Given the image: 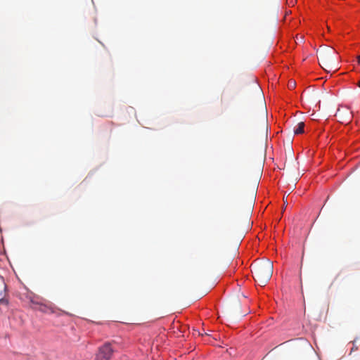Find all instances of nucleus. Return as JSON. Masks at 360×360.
I'll list each match as a JSON object with an SVG mask.
<instances>
[{
	"instance_id": "f257e3e1",
	"label": "nucleus",
	"mask_w": 360,
	"mask_h": 360,
	"mask_svg": "<svg viewBox=\"0 0 360 360\" xmlns=\"http://www.w3.org/2000/svg\"><path fill=\"white\" fill-rule=\"evenodd\" d=\"M273 269V263L270 260L255 264L252 270L255 281L262 286L265 285L272 276Z\"/></svg>"
},
{
	"instance_id": "9b49d317",
	"label": "nucleus",
	"mask_w": 360,
	"mask_h": 360,
	"mask_svg": "<svg viewBox=\"0 0 360 360\" xmlns=\"http://www.w3.org/2000/svg\"><path fill=\"white\" fill-rule=\"evenodd\" d=\"M357 86L360 88V80L358 82Z\"/></svg>"
},
{
	"instance_id": "20e7f679",
	"label": "nucleus",
	"mask_w": 360,
	"mask_h": 360,
	"mask_svg": "<svg viewBox=\"0 0 360 360\" xmlns=\"http://www.w3.org/2000/svg\"><path fill=\"white\" fill-rule=\"evenodd\" d=\"M335 116L338 117L340 122L343 124L349 123L352 117V112L347 108H339Z\"/></svg>"
},
{
	"instance_id": "9d476101",
	"label": "nucleus",
	"mask_w": 360,
	"mask_h": 360,
	"mask_svg": "<svg viewBox=\"0 0 360 360\" xmlns=\"http://www.w3.org/2000/svg\"><path fill=\"white\" fill-rule=\"evenodd\" d=\"M356 59H357V62H358V63H360V56H358L356 57Z\"/></svg>"
},
{
	"instance_id": "423d86ee",
	"label": "nucleus",
	"mask_w": 360,
	"mask_h": 360,
	"mask_svg": "<svg viewBox=\"0 0 360 360\" xmlns=\"http://www.w3.org/2000/svg\"><path fill=\"white\" fill-rule=\"evenodd\" d=\"M304 123L301 122L298 123L297 127L294 130L295 134H302L304 132Z\"/></svg>"
},
{
	"instance_id": "f03ea898",
	"label": "nucleus",
	"mask_w": 360,
	"mask_h": 360,
	"mask_svg": "<svg viewBox=\"0 0 360 360\" xmlns=\"http://www.w3.org/2000/svg\"><path fill=\"white\" fill-rule=\"evenodd\" d=\"M319 58L321 67L327 72H336L338 70L337 53L333 49L321 51Z\"/></svg>"
},
{
	"instance_id": "0eeeda50",
	"label": "nucleus",
	"mask_w": 360,
	"mask_h": 360,
	"mask_svg": "<svg viewBox=\"0 0 360 360\" xmlns=\"http://www.w3.org/2000/svg\"><path fill=\"white\" fill-rule=\"evenodd\" d=\"M295 86V82H291L289 83V88L290 89H292Z\"/></svg>"
},
{
	"instance_id": "6e6552de",
	"label": "nucleus",
	"mask_w": 360,
	"mask_h": 360,
	"mask_svg": "<svg viewBox=\"0 0 360 360\" xmlns=\"http://www.w3.org/2000/svg\"><path fill=\"white\" fill-rule=\"evenodd\" d=\"M0 303L7 304V301L1 298L0 299Z\"/></svg>"
},
{
	"instance_id": "39448f33",
	"label": "nucleus",
	"mask_w": 360,
	"mask_h": 360,
	"mask_svg": "<svg viewBox=\"0 0 360 360\" xmlns=\"http://www.w3.org/2000/svg\"><path fill=\"white\" fill-rule=\"evenodd\" d=\"M37 309L43 313H52L53 311L46 305L39 304Z\"/></svg>"
},
{
	"instance_id": "7ed1b4c3",
	"label": "nucleus",
	"mask_w": 360,
	"mask_h": 360,
	"mask_svg": "<svg viewBox=\"0 0 360 360\" xmlns=\"http://www.w3.org/2000/svg\"><path fill=\"white\" fill-rule=\"evenodd\" d=\"M113 350L110 343H105L98 349L95 360H110Z\"/></svg>"
},
{
	"instance_id": "f8f14e48",
	"label": "nucleus",
	"mask_w": 360,
	"mask_h": 360,
	"mask_svg": "<svg viewBox=\"0 0 360 360\" xmlns=\"http://www.w3.org/2000/svg\"><path fill=\"white\" fill-rule=\"evenodd\" d=\"M360 65V63H358Z\"/></svg>"
},
{
	"instance_id": "1a4fd4ad",
	"label": "nucleus",
	"mask_w": 360,
	"mask_h": 360,
	"mask_svg": "<svg viewBox=\"0 0 360 360\" xmlns=\"http://www.w3.org/2000/svg\"><path fill=\"white\" fill-rule=\"evenodd\" d=\"M303 39H304V38H303V37H302V36H300V38L297 37V40H300V42H302V41H303Z\"/></svg>"
}]
</instances>
